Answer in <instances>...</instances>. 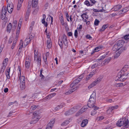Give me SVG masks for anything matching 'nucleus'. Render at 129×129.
I'll use <instances>...</instances> for the list:
<instances>
[{"label":"nucleus","instance_id":"nucleus-1","mask_svg":"<svg viewBox=\"0 0 129 129\" xmlns=\"http://www.w3.org/2000/svg\"><path fill=\"white\" fill-rule=\"evenodd\" d=\"M116 125L119 127L123 126L124 128H127L129 127V121L127 119L124 117L121 118L117 123Z\"/></svg>","mask_w":129,"mask_h":129},{"label":"nucleus","instance_id":"nucleus-2","mask_svg":"<svg viewBox=\"0 0 129 129\" xmlns=\"http://www.w3.org/2000/svg\"><path fill=\"white\" fill-rule=\"evenodd\" d=\"M96 99V91L95 90L93 91V93L90 95L88 101L87 105L88 107L92 108L94 107Z\"/></svg>","mask_w":129,"mask_h":129},{"label":"nucleus","instance_id":"nucleus-3","mask_svg":"<svg viewBox=\"0 0 129 129\" xmlns=\"http://www.w3.org/2000/svg\"><path fill=\"white\" fill-rule=\"evenodd\" d=\"M62 42H63L65 46H67L68 43L67 37L65 34H63L62 35L61 40L60 39H59L58 41V44L61 49L62 48Z\"/></svg>","mask_w":129,"mask_h":129},{"label":"nucleus","instance_id":"nucleus-4","mask_svg":"<svg viewBox=\"0 0 129 129\" xmlns=\"http://www.w3.org/2000/svg\"><path fill=\"white\" fill-rule=\"evenodd\" d=\"M119 75L117 77V80L120 81H123L126 79L129 76V73L127 74L125 73L121 75L120 73H119Z\"/></svg>","mask_w":129,"mask_h":129},{"label":"nucleus","instance_id":"nucleus-5","mask_svg":"<svg viewBox=\"0 0 129 129\" xmlns=\"http://www.w3.org/2000/svg\"><path fill=\"white\" fill-rule=\"evenodd\" d=\"M8 58H7L4 60L2 65L0 71L1 73H3L4 72L8 64Z\"/></svg>","mask_w":129,"mask_h":129},{"label":"nucleus","instance_id":"nucleus-6","mask_svg":"<svg viewBox=\"0 0 129 129\" xmlns=\"http://www.w3.org/2000/svg\"><path fill=\"white\" fill-rule=\"evenodd\" d=\"M30 42V40L29 39L26 38L23 42L22 40H21L20 41L19 44V46H21V47L24 48Z\"/></svg>","mask_w":129,"mask_h":129},{"label":"nucleus","instance_id":"nucleus-7","mask_svg":"<svg viewBox=\"0 0 129 129\" xmlns=\"http://www.w3.org/2000/svg\"><path fill=\"white\" fill-rule=\"evenodd\" d=\"M37 112V111H35L33 113V115L35 116L34 119L30 122V124L36 123L39 120V117L38 116V114Z\"/></svg>","mask_w":129,"mask_h":129},{"label":"nucleus","instance_id":"nucleus-8","mask_svg":"<svg viewBox=\"0 0 129 129\" xmlns=\"http://www.w3.org/2000/svg\"><path fill=\"white\" fill-rule=\"evenodd\" d=\"M14 7L13 3L11 2H9L8 3L7 6V9L8 12L10 13H12Z\"/></svg>","mask_w":129,"mask_h":129},{"label":"nucleus","instance_id":"nucleus-9","mask_svg":"<svg viewBox=\"0 0 129 129\" xmlns=\"http://www.w3.org/2000/svg\"><path fill=\"white\" fill-rule=\"evenodd\" d=\"M55 121V119H51L47 124L46 129H51Z\"/></svg>","mask_w":129,"mask_h":129},{"label":"nucleus","instance_id":"nucleus-10","mask_svg":"<svg viewBox=\"0 0 129 129\" xmlns=\"http://www.w3.org/2000/svg\"><path fill=\"white\" fill-rule=\"evenodd\" d=\"M125 43V42L123 40L119 41H117L116 44L117 45H118L119 48L121 49V50L122 49L123 47H122Z\"/></svg>","mask_w":129,"mask_h":129},{"label":"nucleus","instance_id":"nucleus-11","mask_svg":"<svg viewBox=\"0 0 129 129\" xmlns=\"http://www.w3.org/2000/svg\"><path fill=\"white\" fill-rule=\"evenodd\" d=\"M87 108V106H85L84 107L81 109L76 114V116H78L82 114V113L84 111H85L84 110H85Z\"/></svg>","mask_w":129,"mask_h":129},{"label":"nucleus","instance_id":"nucleus-12","mask_svg":"<svg viewBox=\"0 0 129 129\" xmlns=\"http://www.w3.org/2000/svg\"><path fill=\"white\" fill-rule=\"evenodd\" d=\"M38 0H33L32 2V7H36L38 4Z\"/></svg>","mask_w":129,"mask_h":129},{"label":"nucleus","instance_id":"nucleus-13","mask_svg":"<svg viewBox=\"0 0 129 129\" xmlns=\"http://www.w3.org/2000/svg\"><path fill=\"white\" fill-rule=\"evenodd\" d=\"M76 89V88L75 89V88L69 89V90L66 91L65 93L64 94L66 95H68L72 93Z\"/></svg>","mask_w":129,"mask_h":129},{"label":"nucleus","instance_id":"nucleus-14","mask_svg":"<svg viewBox=\"0 0 129 129\" xmlns=\"http://www.w3.org/2000/svg\"><path fill=\"white\" fill-rule=\"evenodd\" d=\"M88 120L87 119L83 120L81 123V126L82 127H85L88 123Z\"/></svg>","mask_w":129,"mask_h":129},{"label":"nucleus","instance_id":"nucleus-15","mask_svg":"<svg viewBox=\"0 0 129 129\" xmlns=\"http://www.w3.org/2000/svg\"><path fill=\"white\" fill-rule=\"evenodd\" d=\"M17 20H13L12 24V30L13 31H14L15 30L16 27H17Z\"/></svg>","mask_w":129,"mask_h":129},{"label":"nucleus","instance_id":"nucleus-16","mask_svg":"<svg viewBox=\"0 0 129 129\" xmlns=\"http://www.w3.org/2000/svg\"><path fill=\"white\" fill-rule=\"evenodd\" d=\"M11 29H12V24L10 23L7 26V31L9 33H10Z\"/></svg>","mask_w":129,"mask_h":129},{"label":"nucleus","instance_id":"nucleus-17","mask_svg":"<svg viewBox=\"0 0 129 129\" xmlns=\"http://www.w3.org/2000/svg\"><path fill=\"white\" fill-rule=\"evenodd\" d=\"M20 87L21 90H24L25 87V82H20Z\"/></svg>","mask_w":129,"mask_h":129},{"label":"nucleus","instance_id":"nucleus-18","mask_svg":"<svg viewBox=\"0 0 129 129\" xmlns=\"http://www.w3.org/2000/svg\"><path fill=\"white\" fill-rule=\"evenodd\" d=\"M102 80V79L100 78H99L93 82L92 83L94 86L96 85V84L100 82Z\"/></svg>","mask_w":129,"mask_h":129},{"label":"nucleus","instance_id":"nucleus-19","mask_svg":"<svg viewBox=\"0 0 129 129\" xmlns=\"http://www.w3.org/2000/svg\"><path fill=\"white\" fill-rule=\"evenodd\" d=\"M129 6L128 7H126L123 9L121 11H120L119 12L120 13L119 14H123L129 10Z\"/></svg>","mask_w":129,"mask_h":129},{"label":"nucleus","instance_id":"nucleus-20","mask_svg":"<svg viewBox=\"0 0 129 129\" xmlns=\"http://www.w3.org/2000/svg\"><path fill=\"white\" fill-rule=\"evenodd\" d=\"M120 48H119L118 46V45H117L116 44V43L113 46L112 48V50L114 51H118Z\"/></svg>","mask_w":129,"mask_h":129},{"label":"nucleus","instance_id":"nucleus-21","mask_svg":"<svg viewBox=\"0 0 129 129\" xmlns=\"http://www.w3.org/2000/svg\"><path fill=\"white\" fill-rule=\"evenodd\" d=\"M56 95V93H52L48 95L45 98L46 99H50L52 98L55 96Z\"/></svg>","mask_w":129,"mask_h":129},{"label":"nucleus","instance_id":"nucleus-22","mask_svg":"<svg viewBox=\"0 0 129 129\" xmlns=\"http://www.w3.org/2000/svg\"><path fill=\"white\" fill-rule=\"evenodd\" d=\"M51 41L50 39H49L47 40V46L48 48H50L51 47Z\"/></svg>","mask_w":129,"mask_h":129},{"label":"nucleus","instance_id":"nucleus-23","mask_svg":"<svg viewBox=\"0 0 129 129\" xmlns=\"http://www.w3.org/2000/svg\"><path fill=\"white\" fill-rule=\"evenodd\" d=\"M7 12L6 8H3L2 10L1 15L2 16L6 15V14Z\"/></svg>","mask_w":129,"mask_h":129},{"label":"nucleus","instance_id":"nucleus-24","mask_svg":"<svg viewBox=\"0 0 129 129\" xmlns=\"http://www.w3.org/2000/svg\"><path fill=\"white\" fill-rule=\"evenodd\" d=\"M65 105V104H61L60 105H58L55 108V110H58L62 108Z\"/></svg>","mask_w":129,"mask_h":129},{"label":"nucleus","instance_id":"nucleus-25","mask_svg":"<svg viewBox=\"0 0 129 129\" xmlns=\"http://www.w3.org/2000/svg\"><path fill=\"white\" fill-rule=\"evenodd\" d=\"M122 7L121 5H118L114 6L113 9L115 11H117L119 10Z\"/></svg>","mask_w":129,"mask_h":129},{"label":"nucleus","instance_id":"nucleus-26","mask_svg":"<svg viewBox=\"0 0 129 129\" xmlns=\"http://www.w3.org/2000/svg\"><path fill=\"white\" fill-rule=\"evenodd\" d=\"M109 26V25L108 24H104L102 26L101 29L99 30L100 31H104Z\"/></svg>","mask_w":129,"mask_h":129},{"label":"nucleus","instance_id":"nucleus-27","mask_svg":"<svg viewBox=\"0 0 129 129\" xmlns=\"http://www.w3.org/2000/svg\"><path fill=\"white\" fill-rule=\"evenodd\" d=\"M19 80H20V82H25V77L23 76H20L19 77Z\"/></svg>","mask_w":129,"mask_h":129},{"label":"nucleus","instance_id":"nucleus-28","mask_svg":"<svg viewBox=\"0 0 129 129\" xmlns=\"http://www.w3.org/2000/svg\"><path fill=\"white\" fill-rule=\"evenodd\" d=\"M122 53V51H116V53L115 55L114 56V58H117L120 55V54Z\"/></svg>","mask_w":129,"mask_h":129},{"label":"nucleus","instance_id":"nucleus-29","mask_svg":"<svg viewBox=\"0 0 129 129\" xmlns=\"http://www.w3.org/2000/svg\"><path fill=\"white\" fill-rule=\"evenodd\" d=\"M31 9L30 7L28 8L26 13V16H28L30 14Z\"/></svg>","mask_w":129,"mask_h":129},{"label":"nucleus","instance_id":"nucleus-30","mask_svg":"<svg viewBox=\"0 0 129 129\" xmlns=\"http://www.w3.org/2000/svg\"><path fill=\"white\" fill-rule=\"evenodd\" d=\"M37 58L36 61H37L38 64L39 65H40L41 60V57L40 56H38V57H36Z\"/></svg>","mask_w":129,"mask_h":129},{"label":"nucleus","instance_id":"nucleus-31","mask_svg":"<svg viewBox=\"0 0 129 129\" xmlns=\"http://www.w3.org/2000/svg\"><path fill=\"white\" fill-rule=\"evenodd\" d=\"M72 109L68 111H67L65 113V114L66 115H69L70 114H72L74 113V112H72Z\"/></svg>","mask_w":129,"mask_h":129},{"label":"nucleus","instance_id":"nucleus-32","mask_svg":"<svg viewBox=\"0 0 129 129\" xmlns=\"http://www.w3.org/2000/svg\"><path fill=\"white\" fill-rule=\"evenodd\" d=\"M22 52V48L21 46H19V50L17 52L16 55H17L18 56H19L21 55V53Z\"/></svg>","mask_w":129,"mask_h":129},{"label":"nucleus","instance_id":"nucleus-33","mask_svg":"<svg viewBox=\"0 0 129 129\" xmlns=\"http://www.w3.org/2000/svg\"><path fill=\"white\" fill-rule=\"evenodd\" d=\"M43 71V69L41 68L40 71V77H41V79H43L44 78V77L42 74Z\"/></svg>","mask_w":129,"mask_h":129},{"label":"nucleus","instance_id":"nucleus-34","mask_svg":"<svg viewBox=\"0 0 129 129\" xmlns=\"http://www.w3.org/2000/svg\"><path fill=\"white\" fill-rule=\"evenodd\" d=\"M111 59V58L110 57H109L108 58L106 59L103 61L104 63L105 64H107L109 62Z\"/></svg>","mask_w":129,"mask_h":129},{"label":"nucleus","instance_id":"nucleus-35","mask_svg":"<svg viewBox=\"0 0 129 129\" xmlns=\"http://www.w3.org/2000/svg\"><path fill=\"white\" fill-rule=\"evenodd\" d=\"M30 63V62H25V67L26 69H28L29 68Z\"/></svg>","mask_w":129,"mask_h":129},{"label":"nucleus","instance_id":"nucleus-36","mask_svg":"<svg viewBox=\"0 0 129 129\" xmlns=\"http://www.w3.org/2000/svg\"><path fill=\"white\" fill-rule=\"evenodd\" d=\"M100 63L99 62H97L96 63H95L94 64L92 65V66L91 67V68L92 69H94L95 68L97 67L98 66H99L100 65Z\"/></svg>","mask_w":129,"mask_h":129},{"label":"nucleus","instance_id":"nucleus-37","mask_svg":"<svg viewBox=\"0 0 129 129\" xmlns=\"http://www.w3.org/2000/svg\"><path fill=\"white\" fill-rule=\"evenodd\" d=\"M34 36L35 35L34 34H30L29 35V37L28 38H27V39H29L30 41L34 38Z\"/></svg>","mask_w":129,"mask_h":129},{"label":"nucleus","instance_id":"nucleus-38","mask_svg":"<svg viewBox=\"0 0 129 129\" xmlns=\"http://www.w3.org/2000/svg\"><path fill=\"white\" fill-rule=\"evenodd\" d=\"M69 121L66 120L61 124V125L62 126L66 125L68 124H69Z\"/></svg>","mask_w":129,"mask_h":129},{"label":"nucleus","instance_id":"nucleus-39","mask_svg":"<svg viewBox=\"0 0 129 129\" xmlns=\"http://www.w3.org/2000/svg\"><path fill=\"white\" fill-rule=\"evenodd\" d=\"M122 85V84L121 83H116L114 84V86L116 87H118L121 86Z\"/></svg>","mask_w":129,"mask_h":129},{"label":"nucleus","instance_id":"nucleus-40","mask_svg":"<svg viewBox=\"0 0 129 129\" xmlns=\"http://www.w3.org/2000/svg\"><path fill=\"white\" fill-rule=\"evenodd\" d=\"M6 80H7V79H9L10 78V73L8 72H6Z\"/></svg>","mask_w":129,"mask_h":129},{"label":"nucleus","instance_id":"nucleus-41","mask_svg":"<svg viewBox=\"0 0 129 129\" xmlns=\"http://www.w3.org/2000/svg\"><path fill=\"white\" fill-rule=\"evenodd\" d=\"M113 110L111 107L109 108L108 109L107 111V113L108 114H110L111 113Z\"/></svg>","mask_w":129,"mask_h":129},{"label":"nucleus","instance_id":"nucleus-42","mask_svg":"<svg viewBox=\"0 0 129 129\" xmlns=\"http://www.w3.org/2000/svg\"><path fill=\"white\" fill-rule=\"evenodd\" d=\"M100 23V21L99 20L97 19H95L94 22V25H96L98 26L99 25V24Z\"/></svg>","mask_w":129,"mask_h":129},{"label":"nucleus","instance_id":"nucleus-43","mask_svg":"<svg viewBox=\"0 0 129 129\" xmlns=\"http://www.w3.org/2000/svg\"><path fill=\"white\" fill-rule=\"evenodd\" d=\"M79 78H77L75 80L73 81V82L76 85L77 84L79 83V82L80 81V80L79 79Z\"/></svg>","mask_w":129,"mask_h":129},{"label":"nucleus","instance_id":"nucleus-44","mask_svg":"<svg viewBox=\"0 0 129 129\" xmlns=\"http://www.w3.org/2000/svg\"><path fill=\"white\" fill-rule=\"evenodd\" d=\"M20 30L17 29L16 36V38H18V37L19 35L20 32Z\"/></svg>","mask_w":129,"mask_h":129},{"label":"nucleus","instance_id":"nucleus-45","mask_svg":"<svg viewBox=\"0 0 129 129\" xmlns=\"http://www.w3.org/2000/svg\"><path fill=\"white\" fill-rule=\"evenodd\" d=\"M84 4L87 6H90V5L89 2L87 0H86L84 2Z\"/></svg>","mask_w":129,"mask_h":129},{"label":"nucleus","instance_id":"nucleus-46","mask_svg":"<svg viewBox=\"0 0 129 129\" xmlns=\"http://www.w3.org/2000/svg\"><path fill=\"white\" fill-rule=\"evenodd\" d=\"M60 19L61 24L62 25H63L64 24V22L63 17H60Z\"/></svg>","mask_w":129,"mask_h":129},{"label":"nucleus","instance_id":"nucleus-47","mask_svg":"<svg viewBox=\"0 0 129 129\" xmlns=\"http://www.w3.org/2000/svg\"><path fill=\"white\" fill-rule=\"evenodd\" d=\"M34 60H35L36 59V57H38V54L37 53V51H36V50H35L34 51Z\"/></svg>","mask_w":129,"mask_h":129},{"label":"nucleus","instance_id":"nucleus-48","mask_svg":"<svg viewBox=\"0 0 129 129\" xmlns=\"http://www.w3.org/2000/svg\"><path fill=\"white\" fill-rule=\"evenodd\" d=\"M108 52H107L106 53V54H104V55H103L101 56L99 59V60H102L104 58H105V55H107V54L108 53Z\"/></svg>","mask_w":129,"mask_h":129},{"label":"nucleus","instance_id":"nucleus-49","mask_svg":"<svg viewBox=\"0 0 129 129\" xmlns=\"http://www.w3.org/2000/svg\"><path fill=\"white\" fill-rule=\"evenodd\" d=\"M22 4L20 3H18L17 7V9L18 10H20V8L21 6V4Z\"/></svg>","mask_w":129,"mask_h":129},{"label":"nucleus","instance_id":"nucleus-50","mask_svg":"<svg viewBox=\"0 0 129 129\" xmlns=\"http://www.w3.org/2000/svg\"><path fill=\"white\" fill-rule=\"evenodd\" d=\"M86 38L90 40H91L92 37L89 35H87L86 36Z\"/></svg>","mask_w":129,"mask_h":129},{"label":"nucleus","instance_id":"nucleus-51","mask_svg":"<svg viewBox=\"0 0 129 129\" xmlns=\"http://www.w3.org/2000/svg\"><path fill=\"white\" fill-rule=\"evenodd\" d=\"M92 76H91V75H90V74L88 76H87L86 78V80H89L90 78Z\"/></svg>","mask_w":129,"mask_h":129},{"label":"nucleus","instance_id":"nucleus-52","mask_svg":"<svg viewBox=\"0 0 129 129\" xmlns=\"http://www.w3.org/2000/svg\"><path fill=\"white\" fill-rule=\"evenodd\" d=\"M104 118L103 116H99L97 117V119L99 120H103Z\"/></svg>","mask_w":129,"mask_h":129},{"label":"nucleus","instance_id":"nucleus-53","mask_svg":"<svg viewBox=\"0 0 129 129\" xmlns=\"http://www.w3.org/2000/svg\"><path fill=\"white\" fill-rule=\"evenodd\" d=\"M96 113V110H94L92 111L91 113V115H94Z\"/></svg>","mask_w":129,"mask_h":129},{"label":"nucleus","instance_id":"nucleus-54","mask_svg":"<svg viewBox=\"0 0 129 129\" xmlns=\"http://www.w3.org/2000/svg\"><path fill=\"white\" fill-rule=\"evenodd\" d=\"M84 74V73L82 74H81L78 78H79L80 79H79L81 81L83 77Z\"/></svg>","mask_w":129,"mask_h":129},{"label":"nucleus","instance_id":"nucleus-55","mask_svg":"<svg viewBox=\"0 0 129 129\" xmlns=\"http://www.w3.org/2000/svg\"><path fill=\"white\" fill-rule=\"evenodd\" d=\"M118 107V106L117 105H115L114 106H112L111 108L113 110L115 109H117Z\"/></svg>","mask_w":129,"mask_h":129},{"label":"nucleus","instance_id":"nucleus-56","mask_svg":"<svg viewBox=\"0 0 129 129\" xmlns=\"http://www.w3.org/2000/svg\"><path fill=\"white\" fill-rule=\"evenodd\" d=\"M74 36L76 38L78 36V31L76 29L75 30V31Z\"/></svg>","mask_w":129,"mask_h":129},{"label":"nucleus","instance_id":"nucleus-57","mask_svg":"<svg viewBox=\"0 0 129 129\" xmlns=\"http://www.w3.org/2000/svg\"><path fill=\"white\" fill-rule=\"evenodd\" d=\"M96 70H93L90 73V75L91 76H93L96 73Z\"/></svg>","mask_w":129,"mask_h":129},{"label":"nucleus","instance_id":"nucleus-58","mask_svg":"<svg viewBox=\"0 0 129 129\" xmlns=\"http://www.w3.org/2000/svg\"><path fill=\"white\" fill-rule=\"evenodd\" d=\"M16 42L14 41L13 42V44H12V47H11V48L12 49H13L14 48L15 46V45L16 44Z\"/></svg>","mask_w":129,"mask_h":129},{"label":"nucleus","instance_id":"nucleus-59","mask_svg":"<svg viewBox=\"0 0 129 129\" xmlns=\"http://www.w3.org/2000/svg\"><path fill=\"white\" fill-rule=\"evenodd\" d=\"M124 39L126 40L129 39V35H126L124 36Z\"/></svg>","mask_w":129,"mask_h":129},{"label":"nucleus","instance_id":"nucleus-60","mask_svg":"<svg viewBox=\"0 0 129 129\" xmlns=\"http://www.w3.org/2000/svg\"><path fill=\"white\" fill-rule=\"evenodd\" d=\"M99 47H96L95 48L94 52H98L99 51H100V49H99Z\"/></svg>","mask_w":129,"mask_h":129},{"label":"nucleus","instance_id":"nucleus-61","mask_svg":"<svg viewBox=\"0 0 129 129\" xmlns=\"http://www.w3.org/2000/svg\"><path fill=\"white\" fill-rule=\"evenodd\" d=\"M82 18L83 20V21L84 22H87V20L86 19H88V17H84L85 18H86L85 19H84V17H81Z\"/></svg>","mask_w":129,"mask_h":129},{"label":"nucleus","instance_id":"nucleus-62","mask_svg":"<svg viewBox=\"0 0 129 129\" xmlns=\"http://www.w3.org/2000/svg\"><path fill=\"white\" fill-rule=\"evenodd\" d=\"M48 7V3H46L45 5L44 6V7L45 8V10L47 9V8Z\"/></svg>","mask_w":129,"mask_h":129},{"label":"nucleus","instance_id":"nucleus-63","mask_svg":"<svg viewBox=\"0 0 129 129\" xmlns=\"http://www.w3.org/2000/svg\"><path fill=\"white\" fill-rule=\"evenodd\" d=\"M21 23H19L17 29L20 30L21 27Z\"/></svg>","mask_w":129,"mask_h":129},{"label":"nucleus","instance_id":"nucleus-64","mask_svg":"<svg viewBox=\"0 0 129 129\" xmlns=\"http://www.w3.org/2000/svg\"><path fill=\"white\" fill-rule=\"evenodd\" d=\"M31 62V60L29 58L26 57V58L25 62Z\"/></svg>","mask_w":129,"mask_h":129}]
</instances>
